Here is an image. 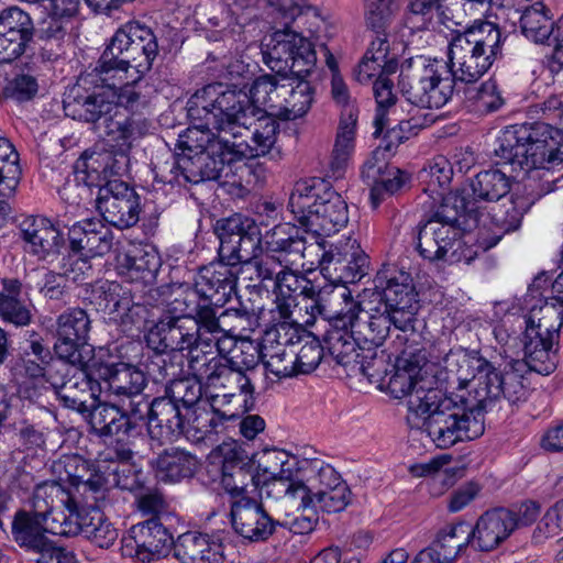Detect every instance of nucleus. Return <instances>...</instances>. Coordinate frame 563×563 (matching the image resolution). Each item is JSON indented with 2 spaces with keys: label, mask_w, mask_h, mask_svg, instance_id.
I'll list each match as a JSON object with an SVG mask.
<instances>
[{
  "label": "nucleus",
  "mask_w": 563,
  "mask_h": 563,
  "mask_svg": "<svg viewBox=\"0 0 563 563\" xmlns=\"http://www.w3.org/2000/svg\"><path fill=\"white\" fill-rule=\"evenodd\" d=\"M68 249L86 257L108 254L113 246V233L102 220L90 218L68 228Z\"/></svg>",
  "instance_id": "25"
},
{
  "label": "nucleus",
  "mask_w": 563,
  "mask_h": 563,
  "mask_svg": "<svg viewBox=\"0 0 563 563\" xmlns=\"http://www.w3.org/2000/svg\"><path fill=\"white\" fill-rule=\"evenodd\" d=\"M90 329L91 321L86 310L69 308L60 313L56 320V355L79 363L81 349L88 342Z\"/></svg>",
  "instance_id": "20"
},
{
  "label": "nucleus",
  "mask_w": 563,
  "mask_h": 563,
  "mask_svg": "<svg viewBox=\"0 0 563 563\" xmlns=\"http://www.w3.org/2000/svg\"><path fill=\"white\" fill-rule=\"evenodd\" d=\"M99 157L93 154L88 155L85 152L75 163L74 179H67L63 187L59 189V196L69 205H79L85 197L91 195V188L95 180L99 178Z\"/></svg>",
  "instance_id": "41"
},
{
  "label": "nucleus",
  "mask_w": 563,
  "mask_h": 563,
  "mask_svg": "<svg viewBox=\"0 0 563 563\" xmlns=\"http://www.w3.org/2000/svg\"><path fill=\"white\" fill-rule=\"evenodd\" d=\"M515 529L514 511L505 508L488 510L471 528L472 544L479 551H492Z\"/></svg>",
  "instance_id": "29"
},
{
  "label": "nucleus",
  "mask_w": 563,
  "mask_h": 563,
  "mask_svg": "<svg viewBox=\"0 0 563 563\" xmlns=\"http://www.w3.org/2000/svg\"><path fill=\"white\" fill-rule=\"evenodd\" d=\"M63 108L67 117L91 124L99 135L125 148L145 136L150 130L146 118H122L119 111H114L108 87L99 77L98 65L92 73L81 75L68 88L64 93Z\"/></svg>",
  "instance_id": "4"
},
{
  "label": "nucleus",
  "mask_w": 563,
  "mask_h": 563,
  "mask_svg": "<svg viewBox=\"0 0 563 563\" xmlns=\"http://www.w3.org/2000/svg\"><path fill=\"white\" fill-rule=\"evenodd\" d=\"M230 522L234 532L249 543L266 542L284 526L254 498L231 500Z\"/></svg>",
  "instance_id": "17"
},
{
  "label": "nucleus",
  "mask_w": 563,
  "mask_h": 563,
  "mask_svg": "<svg viewBox=\"0 0 563 563\" xmlns=\"http://www.w3.org/2000/svg\"><path fill=\"white\" fill-rule=\"evenodd\" d=\"M187 363L190 374L202 387H221L229 367L227 356L216 355L212 349L203 346L194 350Z\"/></svg>",
  "instance_id": "45"
},
{
  "label": "nucleus",
  "mask_w": 563,
  "mask_h": 563,
  "mask_svg": "<svg viewBox=\"0 0 563 563\" xmlns=\"http://www.w3.org/2000/svg\"><path fill=\"white\" fill-rule=\"evenodd\" d=\"M223 172V158H218L216 154H212L211 146H209L205 152L191 156L183 154L178 161H174L169 172L170 177H166L162 181L177 186L197 185L203 181L219 180Z\"/></svg>",
  "instance_id": "24"
},
{
  "label": "nucleus",
  "mask_w": 563,
  "mask_h": 563,
  "mask_svg": "<svg viewBox=\"0 0 563 563\" xmlns=\"http://www.w3.org/2000/svg\"><path fill=\"white\" fill-rule=\"evenodd\" d=\"M174 556L180 563H221L223 554L221 544L197 531L178 536L173 547Z\"/></svg>",
  "instance_id": "40"
},
{
  "label": "nucleus",
  "mask_w": 563,
  "mask_h": 563,
  "mask_svg": "<svg viewBox=\"0 0 563 563\" xmlns=\"http://www.w3.org/2000/svg\"><path fill=\"white\" fill-rule=\"evenodd\" d=\"M223 306H214L210 300L198 299L197 303L185 316L194 321V334L200 346L217 347L220 355L225 353L221 346V338L225 330L220 324L218 309Z\"/></svg>",
  "instance_id": "39"
},
{
  "label": "nucleus",
  "mask_w": 563,
  "mask_h": 563,
  "mask_svg": "<svg viewBox=\"0 0 563 563\" xmlns=\"http://www.w3.org/2000/svg\"><path fill=\"white\" fill-rule=\"evenodd\" d=\"M151 466L161 482L175 484L192 478L199 468V460L187 450L168 448L151 461Z\"/></svg>",
  "instance_id": "35"
},
{
  "label": "nucleus",
  "mask_w": 563,
  "mask_h": 563,
  "mask_svg": "<svg viewBox=\"0 0 563 563\" xmlns=\"http://www.w3.org/2000/svg\"><path fill=\"white\" fill-rule=\"evenodd\" d=\"M196 125L188 128L178 135L175 143L174 161H178L183 154L191 156L198 153H202L211 145L213 141L212 130L201 126L200 122H195Z\"/></svg>",
  "instance_id": "61"
},
{
  "label": "nucleus",
  "mask_w": 563,
  "mask_h": 563,
  "mask_svg": "<svg viewBox=\"0 0 563 563\" xmlns=\"http://www.w3.org/2000/svg\"><path fill=\"white\" fill-rule=\"evenodd\" d=\"M384 279L385 277L380 275L375 279V288L382 289L383 307L391 312L396 321L402 323L405 328L411 327L420 305L410 275L400 272L398 276L388 278L385 286H383Z\"/></svg>",
  "instance_id": "19"
},
{
  "label": "nucleus",
  "mask_w": 563,
  "mask_h": 563,
  "mask_svg": "<svg viewBox=\"0 0 563 563\" xmlns=\"http://www.w3.org/2000/svg\"><path fill=\"white\" fill-rule=\"evenodd\" d=\"M69 529H63L60 534H81L95 545L109 549L118 540L119 531L100 509L76 515Z\"/></svg>",
  "instance_id": "38"
},
{
  "label": "nucleus",
  "mask_w": 563,
  "mask_h": 563,
  "mask_svg": "<svg viewBox=\"0 0 563 563\" xmlns=\"http://www.w3.org/2000/svg\"><path fill=\"white\" fill-rule=\"evenodd\" d=\"M221 485L232 500L251 498L246 488L252 483L255 487L261 484V475L254 474V462L247 453L236 444L221 448Z\"/></svg>",
  "instance_id": "23"
},
{
  "label": "nucleus",
  "mask_w": 563,
  "mask_h": 563,
  "mask_svg": "<svg viewBox=\"0 0 563 563\" xmlns=\"http://www.w3.org/2000/svg\"><path fill=\"white\" fill-rule=\"evenodd\" d=\"M158 55L157 37L153 30L130 21L119 27L106 45L98 60L101 81L113 86L114 79H123L130 68L141 76L148 73Z\"/></svg>",
  "instance_id": "7"
},
{
  "label": "nucleus",
  "mask_w": 563,
  "mask_h": 563,
  "mask_svg": "<svg viewBox=\"0 0 563 563\" xmlns=\"http://www.w3.org/2000/svg\"><path fill=\"white\" fill-rule=\"evenodd\" d=\"M187 112L192 122H200L201 126L219 132L218 135L213 134V141H211L210 146L212 154H216L218 158H223V170H225L227 166L230 164H232L233 167L236 162H240L244 158H253L251 144L246 141H239V139L242 136L241 130L249 131L250 129L239 126L231 132L217 129L211 125L208 126L203 120L195 119L189 114L188 110Z\"/></svg>",
  "instance_id": "42"
},
{
  "label": "nucleus",
  "mask_w": 563,
  "mask_h": 563,
  "mask_svg": "<svg viewBox=\"0 0 563 563\" xmlns=\"http://www.w3.org/2000/svg\"><path fill=\"white\" fill-rule=\"evenodd\" d=\"M235 418L236 413L232 411H223L221 416H219L210 408L199 405L191 409L188 415H185L183 435L188 440L199 442L211 434H217L224 421H230Z\"/></svg>",
  "instance_id": "47"
},
{
  "label": "nucleus",
  "mask_w": 563,
  "mask_h": 563,
  "mask_svg": "<svg viewBox=\"0 0 563 563\" xmlns=\"http://www.w3.org/2000/svg\"><path fill=\"white\" fill-rule=\"evenodd\" d=\"M92 366L97 378L107 383L109 393L120 399L140 394L146 386L144 373L131 364L95 362Z\"/></svg>",
  "instance_id": "32"
},
{
  "label": "nucleus",
  "mask_w": 563,
  "mask_h": 563,
  "mask_svg": "<svg viewBox=\"0 0 563 563\" xmlns=\"http://www.w3.org/2000/svg\"><path fill=\"white\" fill-rule=\"evenodd\" d=\"M291 339L280 341V335L276 341V345L264 344L261 350V361L264 368L275 375L277 378H286L296 375L295 351L288 343Z\"/></svg>",
  "instance_id": "55"
},
{
  "label": "nucleus",
  "mask_w": 563,
  "mask_h": 563,
  "mask_svg": "<svg viewBox=\"0 0 563 563\" xmlns=\"http://www.w3.org/2000/svg\"><path fill=\"white\" fill-rule=\"evenodd\" d=\"M96 207L106 222L124 230L139 222L141 197L126 183L112 179L98 186Z\"/></svg>",
  "instance_id": "14"
},
{
  "label": "nucleus",
  "mask_w": 563,
  "mask_h": 563,
  "mask_svg": "<svg viewBox=\"0 0 563 563\" xmlns=\"http://www.w3.org/2000/svg\"><path fill=\"white\" fill-rule=\"evenodd\" d=\"M510 366L511 371H506L505 373L498 372L495 367L485 386L475 388V401H472L465 395H457V399L466 402V417L479 420L483 432L485 431L483 412L495 410L501 400H506L512 406L525 401L527 398L528 391L523 384V377L519 374L523 368L519 366L514 367V362H511Z\"/></svg>",
  "instance_id": "12"
},
{
  "label": "nucleus",
  "mask_w": 563,
  "mask_h": 563,
  "mask_svg": "<svg viewBox=\"0 0 563 563\" xmlns=\"http://www.w3.org/2000/svg\"><path fill=\"white\" fill-rule=\"evenodd\" d=\"M213 230L220 241L218 258L199 268L194 286L187 284L186 291L189 299L197 296L225 306L236 292L243 264L263 252V238L255 221L240 213L217 220Z\"/></svg>",
  "instance_id": "2"
},
{
  "label": "nucleus",
  "mask_w": 563,
  "mask_h": 563,
  "mask_svg": "<svg viewBox=\"0 0 563 563\" xmlns=\"http://www.w3.org/2000/svg\"><path fill=\"white\" fill-rule=\"evenodd\" d=\"M470 543H472L471 526L459 522L448 525L440 530L429 548L442 563H453Z\"/></svg>",
  "instance_id": "49"
},
{
  "label": "nucleus",
  "mask_w": 563,
  "mask_h": 563,
  "mask_svg": "<svg viewBox=\"0 0 563 563\" xmlns=\"http://www.w3.org/2000/svg\"><path fill=\"white\" fill-rule=\"evenodd\" d=\"M426 365L424 353L404 350L396 356L394 373L388 379L387 387L394 398L408 397V419H422L426 432L440 449L479 438L482 422L466 417V402L457 399V395H446L432 386L433 379L427 375Z\"/></svg>",
  "instance_id": "1"
},
{
  "label": "nucleus",
  "mask_w": 563,
  "mask_h": 563,
  "mask_svg": "<svg viewBox=\"0 0 563 563\" xmlns=\"http://www.w3.org/2000/svg\"><path fill=\"white\" fill-rule=\"evenodd\" d=\"M21 236L29 252L38 260L56 257L65 247L63 233L46 218H32L21 223Z\"/></svg>",
  "instance_id": "28"
},
{
  "label": "nucleus",
  "mask_w": 563,
  "mask_h": 563,
  "mask_svg": "<svg viewBox=\"0 0 563 563\" xmlns=\"http://www.w3.org/2000/svg\"><path fill=\"white\" fill-rule=\"evenodd\" d=\"M496 163L511 172L555 169L563 165V131L543 121L506 126L497 137Z\"/></svg>",
  "instance_id": "6"
},
{
  "label": "nucleus",
  "mask_w": 563,
  "mask_h": 563,
  "mask_svg": "<svg viewBox=\"0 0 563 563\" xmlns=\"http://www.w3.org/2000/svg\"><path fill=\"white\" fill-rule=\"evenodd\" d=\"M203 387L192 378L174 379L165 389L167 396L178 407L189 413L191 409L201 405Z\"/></svg>",
  "instance_id": "60"
},
{
  "label": "nucleus",
  "mask_w": 563,
  "mask_h": 563,
  "mask_svg": "<svg viewBox=\"0 0 563 563\" xmlns=\"http://www.w3.org/2000/svg\"><path fill=\"white\" fill-rule=\"evenodd\" d=\"M512 176L506 170L490 168L479 172L471 183L476 200L498 201L509 194Z\"/></svg>",
  "instance_id": "53"
},
{
  "label": "nucleus",
  "mask_w": 563,
  "mask_h": 563,
  "mask_svg": "<svg viewBox=\"0 0 563 563\" xmlns=\"http://www.w3.org/2000/svg\"><path fill=\"white\" fill-rule=\"evenodd\" d=\"M453 177V167L445 156L439 155L428 162L419 172L418 180L422 186V191L434 201L445 198Z\"/></svg>",
  "instance_id": "50"
},
{
  "label": "nucleus",
  "mask_w": 563,
  "mask_h": 563,
  "mask_svg": "<svg viewBox=\"0 0 563 563\" xmlns=\"http://www.w3.org/2000/svg\"><path fill=\"white\" fill-rule=\"evenodd\" d=\"M128 275L132 280L152 283L161 267V258L154 251H139L126 258Z\"/></svg>",
  "instance_id": "63"
},
{
  "label": "nucleus",
  "mask_w": 563,
  "mask_h": 563,
  "mask_svg": "<svg viewBox=\"0 0 563 563\" xmlns=\"http://www.w3.org/2000/svg\"><path fill=\"white\" fill-rule=\"evenodd\" d=\"M286 81L282 76H258L250 93L235 86L212 82L198 89L188 100L189 114L203 120L208 126L234 131L239 126L250 129L257 114L279 117Z\"/></svg>",
  "instance_id": "3"
},
{
  "label": "nucleus",
  "mask_w": 563,
  "mask_h": 563,
  "mask_svg": "<svg viewBox=\"0 0 563 563\" xmlns=\"http://www.w3.org/2000/svg\"><path fill=\"white\" fill-rule=\"evenodd\" d=\"M120 413L119 405L98 402L88 407V411L81 415L91 428V432L99 438L113 437V423Z\"/></svg>",
  "instance_id": "62"
},
{
  "label": "nucleus",
  "mask_w": 563,
  "mask_h": 563,
  "mask_svg": "<svg viewBox=\"0 0 563 563\" xmlns=\"http://www.w3.org/2000/svg\"><path fill=\"white\" fill-rule=\"evenodd\" d=\"M117 80L114 79L113 86L106 85L113 100L114 111L123 108L130 112V115L143 118L141 113L148 107L150 100L143 92L140 79L128 81L119 87L117 86Z\"/></svg>",
  "instance_id": "56"
},
{
  "label": "nucleus",
  "mask_w": 563,
  "mask_h": 563,
  "mask_svg": "<svg viewBox=\"0 0 563 563\" xmlns=\"http://www.w3.org/2000/svg\"><path fill=\"white\" fill-rule=\"evenodd\" d=\"M319 265L325 277L346 286L368 275L369 257L355 239L349 238L324 251Z\"/></svg>",
  "instance_id": "15"
},
{
  "label": "nucleus",
  "mask_w": 563,
  "mask_h": 563,
  "mask_svg": "<svg viewBox=\"0 0 563 563\" xmlns=\"http://www.w3.org/2000/svg\"><path fill=\"white\" fill-rule=\"evenodd\" d=\"M362 176L373 183L369 199L374 209L385 200V196L398 192L410 179L406 172L395 166L379 165L375 157L365 162Z\"/></svg>",
  "instance_id": "37"
},
{
  "label": "nucleus",
  "mask_w": 563,
  "mask_h": 563,
  "mask_svg": "<svg viewBox=\"0 0 563 563\" xmlns=\"http://www.w3.org/2000/svg\"><path fill=\"white\" fill-rule=\"evenodd\" d=\"M531 203L526 198L517 196L511 197L507 203L493 209L490 218L498 231L494 232L489 238H481L479 244L483 250L487 251L494 247L506 233L518 230L523 214L528 211Z\"/></svg>",
  "instance_id": "43"
},
{
  "label": "nucleus",
  "mask_w": 563,
  "mask_h": 563,
  "mask_svg": "<svg viewBox=\"0 0 563 563\" xmlns=\"http://www.w3.org/2000/svg\"><path fill=\"white\" fill-rule=\"evenodd\" d=\"M375 34V38L372 40L369 47L354 70V77L361 84L368 82L389 55L387 31Z\"/></svg>",
  "instance_id": "58"
},
{
  "label": "nucleus",
  "mask_w": 563,
  "mask_h": 563,
  "mask_svg": "<svg viewBox=\"0 0 563 563\" xmlns=\"http://www.w3.org/2000/svg\"><path fill=\"white\" fill-rule=\"evenodd\" d=\"M74 488L75 492L67 493L66 499L62 500L69 511L65 525H73L76 515H80L81 511L102 510L109 495V483L99 472L90 474L87 479L82 478Z\"/></svg>",
  "instance_id": "31"
},
{
  "label": "nucleus",
  "mask_w": 563,
  "mask_h": 563,
  "mask_svg": "<svg viewBox=\"0 0 563 563\" xmlns=\"http://www.w3.org/2000/svg\"><path fill=\"white\" fill-rule=\"evenodd\" d=\"M98 386V380L92 378L87 362H85V365L74 373V376L68 379L56 396L65 408L85 415L89 407L88 399L96 398Z\"/></svg>",
  "instance_id": "44"
},
{
  "label": "nucleus",
  "mask_w": 563,
  "mask_h": 563,
  "mask_svg": "<svg viewBox=\"0 0 563 563\" xmlns=\"http://www.w3.org/2000/svg\"><path fill=\"white\" fill-rule=\"evenodd\" d=\"M437 60L430 62L420 56L401 65L398 87L411 104L423 108H441L454 92V79L439 68Z\"/></svg>",
  "instance_id": "10"
},
{
  "label": "nucleus",
  "mask_w": 563,
  "mask_h": 563,
  "mask_svg": "<svg viewBox=\"0 0 563 563\" xmlns=\"http://www.w3.org/2000/svg\"><path fill=\"white\" fill-rule=\"evenodd\" d=\"M264 168L255 164H245L233 169L232 168V197L245 198L256 185L264 180Z\"/></svg>",
  "instance_id": "64"
},
{
  "label": "nucleus",
  "mask_w": 563,
  "mask_h": 563,
  "mask_svg": "<svg viewBox=\"0 0 563 563\" xmlns=\"http://www.w3.org/2000/svg\"><path fill=\"white\" fill-rule=\"evenodd\" d=\"M98 310L109 314L118 313L121 331L130 338L139 336L148 320V309L142 303L130 305L129 298H118L114 289L109 285L108 289L101 286L95 291Z\"/></svg>",
  "instance_id": "27"
},
{
  "label": "nucleus",
  "mask_w": 563,
  "mask_h": 563,
  "mask_svg": "<svg viewBox=\"0 0 563 563\" xmlns=\"http://www.w3.org/2000/svg\"><path fill=\"white\" fill-rule=\"evenodd\" d=\"M266 62L286 81L278 119L289 121L303 117L313 102L314 89L303 78L317 64L312 43L299 32L276 31Z\"/></svg>",
  "instance_id": "5"
},
{
  "label": "nucleus",
  "mask_w": 563,
  "mask_h": 563,
  "mask_svg": "<svg viewBox=\"0 0 563 563\" xmlns=\"http://www.w3.org/2000/svg\"><path fill=\"white\" fill-rule=\"evenodd\" d=\"M113 426V435H117L118 440L113 449L109 452L108 460H117L121 463H128L133 459L134 452L129 442L125 441L142 435L144 426L121 412Z\"/></svg>",
  "instance_id": "59"
},
{
  "label": "nucleus",
  "mask_w": 563,
  "mask_h": 563,
  "mask_svg": "<svg viewBox=\"0 0 563 563\" xmlns=\"http://www.w3.org/2000/svg\"><path fill=\"white\" fill-rule=\"evenodd\" d=\"M539 295L538 290L530 289L525 298V308L530 314L526 320L527 327L522 335L523 354L553 347L563 322L555 303H549L542 298L537 299Z\"/></svg>",
  "instance_id": "13"
},
{
  "label": "nucleus",
  "mask_w": 563,
  "mask_h": 563,
  "mask_svg": "<svg viewBox=\"0 0 563 563\" xmlns=\"http://www.w3.org/2000/svg\"><path fill=\"white\" fill-rule=\"evenodd\" d=\"M186 412L167 396L153 399L151 419L147 421V433L159 443L178 439L184 433Z\"/></svg>",
  "instance_id": "33"
},
{
  "label": "nucleus",
  "mask_w": 563,
  "mask_h": 563,
  "mask_svg": "<svg viewBox=\"0 0 563 563\" xmlns=\"http://www.w3.org/2000/svg\"><path fill=\"white\" fill-rule=\"evenodd\" d=\"M278 119L272 114H257L255 117L254 131L252 133L251 148L253 158L260 156H268L269 159L278 161L282 158V151L276 146L279 134Z\"/></svg>",
  "instance_id": "52"
},
{
  "label": "nucleus",
  "mask_w": 563,
  "mask_h": 563,
  "mask_svg": "<svg viewBox=\"0 0 563 563\" xmlns=\"http://www.w3.org/2000/svg\"><path fill=\"white\" fill-rule=\"evenodd\" d=\"M288 208L306 232L318 236L336 233L349 222L346 201L321 179L297 181Z\"/></svg>",
  "instance_id": "8"
},
{
  "label": "nucleus",
  "mask_w": 563,
  "mask_h": 563,
  "mask_svg": "<svg viewBox=\"0 0 563 563\" xmlns=\"http://www.w3.org/2000/svg\"><path fill=\"white\" fill-rule=\"evenodd\" d=\"M325 341L338 364L351 369L355 368L357 351L363 339H358V335L351 330H327Z\"/></svg>",
  "instance_id": "57"
},
{
  "label": "nucleus",
  "mask_w": 563,
  "mask_h": 563,
  "mask_svg": "<svg viewBox=\"0 0 563 563\" xmlns=\"http://www.w3.org/2000/svg\"><path fill=\"white\" fill-rule=\"evenodd\" d=\"M449 63L442 66L444 74L456 81L473 84L486 74L500 56L472 48L466 42L451 40L448 52Z\"/></svg>",
  "instance_id": "21"
},
{
  "label": "nucleus",
  "mask_w": 563,
  "mask_h": 563,
  "mask_svg": "<svg viewBox=\"0 0 563 563\" xmlns=\"http://www.w3.org/2000/svg\"><path fill=\"white\" fill-rule=\"evenodd\" d=\"M522 34L540 44H550L554 31V22L549 15V9L538 1L525 9L520 18Z\"/></svg>",
  "instance_id": "54"
},
{
  "label": "nucleus",
  "mask_w": 563,
  "mask_h": 563,
  "mask_svg": "<svg viewBox=\"0 0 563 563\" xmlns=\"http://www.w3.org/2000/svg\"><path fill=\"white\" fill-rule=\"evenodd\" d=\"M264 245L266 252L274 254L285 268L299 264L307 250V241L300 229L289 223L277 224L267 231Z\"/></svg>",
  "instance_id": "30"
},
{
  "label": "nucleus",
  "mask_w": 563,
  "mask_h": 563,
  "mask_svg": "<svg viewBox=\"0 0 563 563\" xmlns=\"http://www.w3.org/2000/svg\"><path fill=\"white\" fill-rule=\"evenodd\" d=\"M46 514L20 509L15 512L11 533L14 542L27 552L36 554L53 541L47 537Z\"/></svg>",
  "instance_id": "36"
},
{
  "label": "nucleus",
  "mask_w": 563,
  "mask_h": 563,
  "mask_svg": "<svg viewBox=\"0 0 563 563\" xmlns=\"http://www.w3.org/2000/svg\"><path fill=\"white\" fill-rule=\"evenodd\" d=\"M170 312V310H168ZM194 321L185 314H164L148 329L145 340L154 355L146 365L147 372L155 380L170 375L164 354L184 353L187 358L200 344L194 334Z\"/></svg>",
  "instance_id": "11"
},
{
  "label": "nucleus",
  "mask_w": 563,
  "mask_h": 563,
  "mask_svg": "<svg viewBox=\"0 0 563 563\" xmlns=\"http://www.w3.org/2000/svg\"><path fill=\"white\" fill-rule=\"evenodd\" d=\"M475 202L463 192L450 191L443 202L426 220L418 224L417 250L431 262L445 260L462 238V230L468 220L476 221Z\"/></svg>",
  "instance_id": "9"
},
{
  "label": "nucleus",
  "mask_w": 563,
  "mask_h": 563,
  "mask_svg": "<svg viewBox=\"0 0 563 563\" xmlns=\"http://www.w3.org/2000/svg\"><path fill=\"white\" fill-rule=\"evenodd\" d=\"M451 40L466 42L472 48L501 56L503 35L499 26L486 20H475L463 32L456 31Z\"/></svg>",
  "instance_id": "48"
},
{
  "label": "nucleus",
  "mask_w": 563,
  "mask_h": 563,
  "mask_svg": "<svg viewBox=\"0 0 563 563\" xmlns=\"http://www.w3.org/2000/svg\"><path fill=\"white\" fill-rule=\"evenodd\" d=\"M285 462H282L278 472L263 470L261 475V495L266 498L285 499L292 503L297 509L308 510L313 503L311 497V488L305 485L301 481L294 479V474L290 470L284 468Z\"/></svg>",
  "instance_id": "26"
},
{
  "label": "nucleus",
  "mask_w": 563,
  "mask_h": 563,
  "mask_svg": "<svg viewBox=\"0 0 563 563\" xmlns=\"http://www.w3.org/2000/svg\"><path fill=\"white\" fill-rule=\"evenodd\" d=\"M0 290V317L15 327L29 325L33 319L31 303L20 299L22 283L18 278H2Z\"/></svg>",
  "instance_id": "46"
},
{
  "label": "nucleus",
  "mask_w": 563,
  "mask_h": 563,
  "mask_svg": "<svg viewBox=\"0 0 563 563\" xmlns=\"http://www.w3.org/2000/svg\"><path fill=\"white\" fill-rule=\"evenodd\" d=\"M35 35L31 15L19 7L0 12V64L12 63L21 57Z\"/></svg>",
  "instance_id": "18"
},
{
  "label": "nucleus",
  "mask_w": 563,
  "mask_h": 563,
  "mask_svg": "<svg viewBox=\"0 0 563 563\" xmlns=\"http://www.w3.org/2000/svg\"><path fill=\"white\" fill-rule=\"evenodd\" d=\"M441 352L443 353L444 368L452 375V377H448V380L451 384H457L460 390L465 389L475 378H478L476 388L485 386L495 368L494 364L482 356L478 350L456 346Z\"/></svg>",
  "instance_id": "22"
},
{
  "label": "nucleus",
  "mask_w": 563,
  "mask_h": 563,
  "mask_svg": "<svg viewBox=\"0 0 563 563\" xmlns=\"http://www.w3.org/2000/svg\"><path fill=\"white\" fill-rule=\"evenodd\" d=\"M391 325L405 328L402 323L396 321L391 312L384 307H376L371 312L364 310L362 319L356 323L353 333H356L358 339H363L364 343L383 345L390 333Z\"/></svg>",
  "instance_id": "51"
},
{
  "label": "nucleus",
  "mask_w": 563,
  "mask_h": 563,
  "mask_svg": "<svg viewBox=\"0 0 563 563\" xmlns=\"http://www.w3.org/2000/svg\"><path fill=\"white\" fill-rule=\"evenodd\" d=\"M122 543L123 556L150 563L165 556L173 549L175 540L163 521L147 519L132 526Z\"/></svg>",
  "instance_id": "16"
},
{
  "label": "nucleus",
  "mask_w": 563,
  "mask_h": 563,
  "mask_svg": "<svg viewBox=\"0 0 563 563\" xmlns=\"http://www.w3.org/2000/svg\"><path fill=\"white\" fill-rule=\"evenodd\" d=\"M303 291L307 297L303 308L306 313L309 314V319L305 323L311 324L317 317H321L328 322L330 319L335 318L340 306H342L344 300L350 299L351 290L347 286L331 279L330 284H325L322 287L309 286Z\"/></svg>",
  "instance_id": "34"
}]
</instances>
